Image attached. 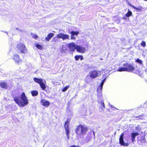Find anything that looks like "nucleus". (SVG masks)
<instances>
[{"label": "nucleus", "instance_id": "a19ab883", "mask_svg": "<svg viewBox=\"0 0 147 147\" xmlns=\"http://www.w3.org/2000/svg\"><path fill=\"white\" fill-rule=\"evenodd\" d=\"M111 107H113V108L114 107H113V106H111Z\"/></svg>", "mask_w": 147, "mask_h": 147}, {"label": "nucleus", "instance_id": "6ab92c4d", "mask_svg": "<svg viewBox=\"0 0 147 147\" xmlns=\"http://www.w3.org/2000/svg\"><path fill=\"white\" fill-rule=\"evenodd\" d=\"M54 35V34L52 33H51L47 35V37L45 38V40L47 41H49Z\"/></svg>", "mask_w": 147, "mask_h": 147}, {"label": "nucleus", "instance_id": "aec40b11", "mask_svg": "<svg viewBox=\"0 0 147 147\" xmlns=\"http://www.w3.org/2000/svg\"><path fill=\"white\" fill-rule=\"evenodd\" d=\"M66 50V48L63 45L61 46L60 48V52L62 53H64L65 52Z\"/></svg>", "mask_w": 147, "mask_h": 147}, {"label": "nucleus", "instance_id": "412c9836", "mask_svg": "<svg viewBox=\"0 0 147 147\" xmlns=\"http://www.w3.org/2000/svg\"><path fill=\"white\" fill-rule=\"evenodd\" d=\"M131 6L134 8L137 12H140L142 9V8L141 7H140L139 8H137L132 5H131Z\"/></svg>", "mask_w": 147, "mask_h": 147}, {"label": "nucleus", "instance_id": "9d476101", "mask_svg": "<svg viewBox=\"0 0 147 147\" xmlns=\"http://www.w3.org/2000/svg\"><path fill=\"white\" fill-rule=\"evenodd\" d=\"M56 37L57 38H62L64 40L66 39H69V36L62 33H59L57 35Z\"/></svg>", "mask_w": 147, "mask_h": 147}, {"label": "nucleus", "instance_id": "7ed1b4c3", "mask_svg": "<svg viewBox=\"0 0 147 147\" xmlns=\"http://www.w3.org/2000/svg\"><path fill=\"white\" fill-rule=\"evenodd\" d=\"M123 67L119 68L117 70L119 71H127L128 72H133L134 73H137L134 67L132 65L128 63L123 64Z\"/></svg>", "mask_w": 147, "mask_h": 147}, {"label": "nucleus", "instance_id": "ddd939ff", "mask_svg": "<svg viewBox=\"0 0 147 147\" xmlns=\"http://www.w3.org/2000/svg\"><path fill=\"white\" fill-rule=\"evenodd\" d=\"M76 49L78 52L81 53H84L86 50V49L85 47L77 45H76Z\"/></svg>", "mask_w": 147, "mask_h": 147}, {"label": "nucleus", "instance_id": "f03ea898", "mask_svg": "<svg viewBox=\"0 0 147 147\" xmlns=\"http://www.w3.org/2000/svg\"><path fill=\"white\" fill-rule=\"evenodd\" d=\"M87 130V127L85 125H80L78 126L75 129L77 137L81 138L86 134Z\"/></svg>", "mask_w": 147, "mask_h": 147}, {"label": "nucleus", "instance_id": "f704fd0d", "mask_svg": "<svg viewBox=\"0 0 147 147\" xmlns=\"http://www.w3.org/2000/svg\"><path fill=\"white\" fill-rule=\"evenodd\" d=\"M16 29L17 30H19L20 31V32H22L23 31V30H20L18 28H16Z\"/></svg>", "mask_w": 147, "mask_h": 147}, {"label": "nucleus", "instance_id": "c85d7f7f", "mask_svg": "<svg viewBox=\"0 0 147 147\" xmlns=\"http://www.w3.org/2000/svg\"><path fill=\"white\" fill-rule=\"evenodd\" d=\"M136 62L139 63H140V64H142V60L140 59H137L136 60Z\"/></svg>", "mask_w": 147, "mask_h": 147}, {"label": "nucleus", "instance_id": "bb28decb", "mask_svg": "<svg viewBox=\"0 0 147 147\" xmlns=\"http://www.w3.org/2000/svg\"><path fill=\"white\" fill-rule=\"evenodd\" d=\"M70 33L71 35H76L77 36L79 33L78 32L72 31L70 32Z\"/></svg>", "mask_w": 147, "mask_h": 147}, {"label": "nucleus", "instance_id": "2eb2a0df", "mask_svg": "<svg viewBox=\"0 0 147 147\" xmlns=\"http://www.w3.org/2000/svg\"><path fill=\"white\" fill-rule=\"evenodd\" d=\"M13 59L16 63L17 64L19 63L20 61L19 56L17 54H15L14 55Z\"/></svg>", "mask_w": 147, "mask_h": 147}, {"label": "nucleus", "instance_id": "6e6552de", "mask_svg": "<svg viewBox=\"0 0 147 147\" xmlns=\"http://www.w3.org/2000/svg\"><path fill=\"white\" fill-rule=\"evenodd\" d=\"M106 78L104 79L102 81L99 86L97 88V94H98V95H100L101 96V94H102V87L104 84L106 80Z\"/></svg>", "mask_w": 147, "mask_h": 147}, {"label": "nucleus", "instance_id": "a211bd4d", "mask_svg": "<svg viewBox=\"0 0 147 147\" xmlns=\"http://www.w3.org/2000/svg\"><path fill=\"white\" fill-rule=\"evenodd\" d=\"M41 102L42 104L43 105L46 106H48L49 105L50 102L48 101L43 99L41 100Z\"/></svg>", "mask_w": 147, "mask_h": 147}, {"label": "nucleus", "instance_id": "393cba45", "mask_svg": "<svg viewBox=\"0 0 147 147\" xmlns=\"http://www.w3.org/2000/svg\"><path fill=\"white\" fill-rule=\"evenodd\" d=\"M31 93L33 96H35L38 94V92L37 90H32L31 91Z\"/></svg>", "mask_w": 147, "mask_h": 147}, {"label": "nucleus", "instance_id": "4be33fe9", "mask_svg": "<svg viewBox=\"0 0 147 147\" xmlns=\"http://www.w3.org/2000/svg\"><path fill=\"white\" fill-rule=\"evenodd\" d=\"M0 86L2 88H6L7 87V84L4 82L1 83L0 84Z\"/></svg>", "mask_w": 147, "mask_h": 147}, {"label": "nucleus", "instance_id": "7c9ffc66", "mask_svg": "<svg viewBox=\"0 0 147 147\" xmlns=\"http://www.w3.org/2000/svg\"><path fill=\"white\" fill-rule=\"evenodd\" d=\"M141 46H143V47H145L146 46V42L145 41H143L141 43Z\"/></svg>", "mask_w": 147, "mask_h": 147}, {"label": "nucleus", "instance_id": "4c0bfd02", "mask_svg": "<svg viewBox=\"0 0 147 147\" xmlns=\"http://www.w3.org/2000/svg\"><path fill=\"white\" fill-rule=\"evenodd\" d=\"M128 4L129 5L131 6V4H129L128 3Z\"/></svg>", "mask_w": 147, "mask_h": 147}, {"label": "nucleus", "instance_id": "b1692460", "mask_svg": "<svg viewBox=\"0 0 147 147\" xmlns=\"http://www.w3.org/2000/svg\"><path fill=\"white\" fill-rule=\"evenodd\" d=\"M40 86L42 88V89L43 90H45L46 88V86L44 82V81L42 82V83H41L40 84Z\"/></svg>", "mask_w": 147, "mask_h": 147}, {"label": "nucleus", "instance_id": "a878e982", "mask_svg": "<svg viewBox=\"0 0 147 147\" xmlns=\"http://www.w3.org/2000/svg\"><path fill=\"white\" fill-rule=\"evenodd\" d=\"M132 13L129 10H128V12L125 14V16L127 17H129L132 15Z\"/></svg>", "mask_w": 147, "mask_h": 147}, {"label": "nucleus", "instance_id": "f257e3e1", "mask_svg": "<svg viewBox=\"0 0 147 147\" xmlns=\"http://www.w3.org/2000/svg\"><path fill=\"white\" fill-rule=\"evenodd\" d=\"M20 98L22 100H19L17 97H14V98L15 102L20 107H24L28 104V100L24 92L21 95Z\"/></svg>", "mask_w": 147, "mask_h": 147}, {"label": "nucleus", "instance_id": "9b49d317", "mask_svg": "<svg viewBox=\"0 0 147 147\" xmlns=\"http://www.w3.org/2000/svg\"><path fill=\"white\" fill-rule=\"evenodd\" d=\"M123 134L122 133L120 136V138L119 139V143L121 145H123L124 146H128V144L127 143H125L124 142L123 139Z\"/></svg>", "mask_w": 147, "mask_h": 147}, {"label": "nucleus", "instance_id": "2f4dec72", "mask_svg": "<svg viewBox=\"0 0 147 147\" xmlns=\"http://www.w3.org/2000/svg\"><path fill=\"white\" fill-rule=\"evenodd\" d=\"M32 36L33 38L36 39L38 38V36L37 35L34 34H32Z\"/></svg>", "mask_w": 147, "mask_h": 147}, {"label": "nucleus", "instance_id": "f3484780", "mask_svg": "<svg viewBox=\"0 0 147 147\" xmlns=\"http://www.w3.org/2000/svg\"><path fill=\"white\" fill-rule=\"evenodd\" d=\"M34 81L36 83L39 84V85L41 83H42L43 81L45 82L43 80L42 78H34Z\"/></svg>", "mask_w": 147, "mask_h": 147}, {"label": "nucleus", "instance_id": "473e14b6", "mask_svg": "<svg viewBox=\"0 0 147 147\" xmlns=\"http://www.w3.org/2000/svg\"><path fill=\"white\" fill-rule=\"evenodd\" d=\"M57 38L55 37H54L52 39L53 42H55L56 41Z\"/></svg>", "mask_w": 147, "mask_h": 147}, {"label": "nucleus", "instance_id": "58836bf2", "mask_svg": "<svg viewBox=\"0 0 147 147\" xmlns=\"http://www.w3.org/2000/svg\"><path fill=\"white\" fill-rule=\"evenodd\" d=\"M118 22L119 23L120 22V21H118Z\"/></svg>", "mask_w": 147, "mask_h": 147}, {"label": "nucleus", "instance_id": "e433bc0d", "mask_svg": "<svg viewBox=\"0 0 147 147\" xmlns=\"http://www.w3.org/2000/svg\"><path fill=\"white\" fill-rule=\"evenodd\" d=\"M93 134L94 136V137H95V133H94V131H93Z\"/></svg>", "mask_w": 147, "mask_h": 147}, {"label": "nucleus", "instance_id": "c9c22d12", "mask_svg": "<svg viewBox=\"0 0 147 147\" xmlns=\"http://www.w3.org/2000/svg\"><path fill=\"white\" fill-rule=\"evenodd\" d=\"M122 18L123 19H124L125 20H127V18L126 17H122Z\"/></svg>", "mask_w": 147, "mask_h": 147}, {"label": "nucleus", "instance_id": "72a5a7b5", "mask_svg": "<svg viewBox=\"0 0 147 147\" xmlns=\"http://www.w3.org/2000/svg\"><path fill=\"white\" fill-rule=\"evenodd\" d=\"M71 39L72 40H75L76 39V38L74 37V35H71Z\"/></svg>", "mask_w": 147, "mask_h": 147}, {"label": "nucleus", "instance_id": "f8f14e48", "mask_svg": "<svg viewBox=\"0 0 147 147\" xmlns=\"http://www.w3.org/2000/svg\"><path fill=\"white\" fill-rule=\"evenodd\" d=\"M64 127L66 130V135L67 136L68 139H69V128L68 122L67 121L65 122L64 125Z\"/></svg>", "mask_w": 147, "mask_h": 147}, {"label": "nucleus", "instance_id": "4468645a", "mask_svg": "<svg viewBox=\"0 0 147 147\" xmlns=\"http://www.w3.org/2000/svg\"><path fill=\"white\" fill-rule=\"evenodd\" d=\"M76 45H75L74 43L72 42L69 44L68 46V47L71 51H74L76 49Z\"/></svg>", "mask_w": 147, "mask_h": 147}, {"label": "nucleus", "instance_id": "20e7f679", "mask_svg": "<svg viewBox=\"0 0 147 147\" xmlns=\"http://www.w3.org/2000/svg\"><path fill=\"white\" fill-rule=\"evenodd\" d=\"M17 49L19 50L21 53L25 54L27 52L25 46L22 43H20L17 45Z\"/></svg>", "mask_w": 147, "mask_h": 147}, {"label": "nucleus", "instance_id": "ea45409f", "mask_svg": "<svg viewBox=\"0 0 147 147\" xmlns=\"http://www.w3.org/2000/svg\"><path fill=\"white\" fill-rule=\"evenodd\" d=\"M5 33H7V34H8V32H5Z\"/></svg>", "mask_w": 147, "mask_h": 147}, {"label": "nucleus", "instance_id": "cd10ccee", "mask_svg": "<svg viewBox=\"0 0 147 147\" xmlns=\"http://www.w3.org/2000/svg\"><path fill=\"white\" fill-rule=\"evenodd\" d=\"M35 46L38 49L41 50L42 49V47L41 45L39 44H35Z\"/></svg>", "mask_w": 147, "mask_h": 147}, {"label": "nucleus", "instance_id": "39448f33", "mask_svg": "<svg viewBox=\"0 0 147 147\" xmlns=\"http://www.w3.org/2000/svg\"><path fill=\"white\" fill-rule=\"evenodd\" d=\"M97 95L98 99L97 102L100 105V107L101 108L102 111H103L105 108V105L102 99V94H101V96H100V94L99 95H98V94H97Z\"/></svg>", "mask_w": 147, "mask_h": 147}, {"label": "nucleus", "instance_id": "0eeeda50", "mask_svg": "<svg viewBox=\"0 0 147 147\" xmlns=\"http://www.w3.org/2000/svg\"><path fill=\"white\" fill-rule=\"evenodd\" d=\"M106 78L104 79L102 81L99 86L97 88V94H98V95H100L101 96V94H102V87L104 84L106 80Z\"/></svg>", "mask_w": 147, "mask_h": 147}, {"label": "nucleus", "instance_id": "1a4fd4ad", "mask_svg": "<svg viewBox=\"0 0 147 147\" xmlns=\"http://www.w3.org/2000/svg\"><path fill=\"white\" fill-rule=\"evenodd\" d=\"M106 78L104 79L102 81L99 86L97 88V94H98V95H100L101 96V94H102V87L104 84L106 80Z\"/></svg>", "mask_w": 147, "mask_h": 147}, {"label": "nucleus", "instance_id": "5701e85b", "mask_svg": "<svg viewBox=\"0 0 147 147\" xmlns=\"http://www.w3.org/2000/svg\"><path fill=\"white\" fill-rule=\"evenodd\" d=\"M75 58L76 60L78 61L79 59L82 60L83 59V57L81 55H76L75 57Z\"/></svg>", "mask_w": 147, "mask_h": 147}, {"label": "nucleus", "instance_id": "79ce46f5", "mask_svg": "<svg viewBox=\"0 0 147 147\" xmlns=\"http://www.w3.org/2000/svg\"><path fill=\"white\" fill-rule=\"evenodd\" d=\"M141 116V115H140V116H139V117H140V116Z\"/></svg>", "mask_w": 147, "mask_h": 147}, {"label": "nucleus", "instance_id": "423d86ee", "mask_svg": "<svg viewBox=\"0 0 147 147\" xmlns=\"http://www.w3.org/2000/svg\"><path fill=\"white\" fill-rule=\"evenodd\" d=\"M90 77L92 78H94L101 75L100 71L94 70L90 71L89 74Z\"/></svg>", "mask_w": 147, "mask_h": 147}, {"label": "nucleus", "instance_id": "c756f323", "mask_svg": "<svg viewBox=\"0 0 147 147\" xmlns=\"http://www.w3.org/2000/svg\"><path fill=\"white\" fill-rule=\"evenodd\" d=\"M69 85L66 86L62 89V91L63 92H65L69 88Z\"/></svg>", "mask_w": 147, "mask_h": 147}, {"label": "nucleus", "instance_id": "dca6fc26", "mask_svg": "<svg viewBox=\"0 0 147 147\" xmlns=\"http://www.w3.org/2000/svg\"><path fill=\"white\" fill-rule=\"evenodd\" d=\"M139 135V134L138 133H132L131 134V140L133 142L135 141L136 137Z\"/></svg>", "mask_w": 147, "mask_h": 147}]
</instances>
